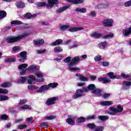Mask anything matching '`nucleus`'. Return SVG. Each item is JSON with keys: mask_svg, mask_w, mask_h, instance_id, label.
<instances>
[{"mask_svg": "<svg viewBox=\"0 0 131 131\" xmlns=\"http://www.w3.org/2000/svg\"><path fill=\"white\" fill-rule=\"evenodd\" d=\"M64 63H69L68 66L70 71H76V70H79L80 69L79 68H73L80 62L79 56H75L72 59H71V57L68 56L64 59Z\"/></svg>", "mask_w": 131, "mask_h": 131, "instance_id": "nucleus-1", "label": "nucleus"}, {"mask_svg": "<svg viewBox=\"0 0 131 131\" xmlns=\"http://www.w3.org/2000/svg\"><path fill=\"white\" fill-rule=\"evenodd\" d=\"M29 35H30V33L25 32L23 34L16 37H8L6 38V41L7 42H8V43H13L14 42H17V41L21 40V39H23V38H25L26 36H28Z\"/></svg>", "mask_w": 131, "mask_h": 131, "instance_id": "nucleus-2", "label": "nucleus"}, {"mask_svg": "<svg viewBox=\"0 0 131 131\" xmlns=\"http://www.w3.org/2000/svg\"><path fill=\"white\" fill-rule=\"evenodd\" d=\"M48 3L49 5H47V4L44 2H39L37 4V7H46L47 6L48 9H51L54 7V5H58L59 1L58 0H48Z\"/></svg>", "mask_w": 131, "mask_h": 131, "instance_id": "nucleus-3", "label": "nucleus"}, {"mask_svg": "<svg viewBox=\"0 0 131 131\" xmlns=\"http://www.w3.org/2000/svg\"><path fill=\"white\" fill-rule=\"evenodd\" d=\"M58 85L57 83H51L48 85H43L40 86V88L36 90V93H42L45 91H48L50 89V88H55Z\"/></svg>", "mask_w": 131, "mask_h": 131, "instance_id": "nucleus-4", "label": "nucleus"}, {"mask_svg": "<svg viewBox=\"0 0 131 131\" xmlns=\"http://www.w3.org/2000/svg\"><path fill=\"white\" fill-rule=\"evenodd\" d=\"M83 93H88V89L85 87H83L82 89H78L76 90L75 95L72 96V99H78L81 98L83 96Z\"/></svg>", "mask_w": 131, "mask_h": 131, "instance_id": "nucleus-5", "label": "nucleus"}, {"mask_svg": "<svg viewBox=\"0 0 131 131\" xmlns=\"http://www.w3.org/2000/svg\"><path fill=\"white\" fill-rule=\"evenodd\" d=\"M87 127L90 129H95L94 131H103L104 130V126H96L94 123L87 124Z\"/></svg>", "mask_w": 131, "mask_h": 131, "instance_id": "nucleus-6", "label": "nucleus"}, {"mask_svg": "<svg viewBox=\"0 0 131 131\" xmlns=\"http://www.w3.org/2000/svg\"><path fill=\"white\" fill-rule=\"evenodd\" d=\"M28 67V64H26V63H23L22 64L19 65L18 67V69L20 71V74L21 75H25V74H26V71H27V70H26V69H24V68H27Z\"/></svg>", "mask_w": 131, "mask_h": 131, "instance_id": "nucleus-7", "label": "nucleus"}, {"mask_svg": "<svg viewBox=\"0 0 131 131\" xmlns=\"http://www.w3.org/2000/svg\"><path fill=\"white\" fill-rule=\"evenodd\" d=\"M19 62L24 63L27 60V52L23 51L19 53Z\"/></svg>", "mask_w": 131, "mask_h": 131, "instance_id": "nucleus-8", "label": "nucleus"}, {"mask_svg": "<svg viewBox=\"0 0 131 131\" xmlns=\"http://www.w3.org/2000/svg\"><path fill=\"white\" fill-rule=\"evenodd\" d=\"M102 23L104 25V26L106 27H112L113 25L112 24L113 23V19H107L105 18L103 21Z\"/></svg>", "mask_w": 131, "mask_h": 131, "instance_id": "nucleus-9", "label": "nucleus"}, {"mask_svg": "<svg viewBox=\"0 0 131 131\" xmlns=\"http://www.w3.org/2000/svg\"><path fill=\"white\" fill-rule=\"evenodd\" d=\"M117 108H115L113 107H110V110L115 113H120L122 111H123V106L121 105H117Z\"/></svg>", "mask_w": 131, "mask_h": 131, "instance_id": "nucleus-10", "label": "nucleus"}, {"mask_svg": "<svg viewBox=\"0 0 131 131\" xmlns=\"http://www.w3.org/2000/svg\"><path fill=\"white\" fill-rule=\"evenodd\" d=\"M58 97H52L48 99L46 102V104L47 106H50L55 104V101H57Z\"/></svg>", "mask_w": 131, "mask_h": 131, "instance_id": "nucleus-11", "label": "nucleus"}, {"mask_svg": "<svg viewBox=\"0 0 131 131\" xmlns=\"http://www.w3.org/2000/svg\"><path fill=\"white\" fill-rule=\"evenodd\" d=\"M26 70H27V71H37V70H39V67L35 64H32L28 68H26Z\"/></svg>", "mask_w": 131, "mask_h": 131, "instance_id": "nucleus-12", "label": "nucleus"}, {"mask_svg": "<svg viewBox=\"0 0 131 131\" xmlns=\"http://www.w3.org/2000/svg\"><path fill=\"white\" fill-rule=\"evenodd\" d=\"M33 43L35 46H37L38 47H40L45 43V40L43 39H34L33 40Z\"/></svg>", "mask_w": 131, "mask_h": 131, "instance_id": "nucleus-13", "label": "nucleus"}, {"mask_svg": "<svg viewBox=\"0 0 131 131\" xmlns=\"http://www.w3.org/2000/svg\"><path fill=\"white\" fill-rule=\"evenodd\" d=\"M84 28L82 27H72L70 28L68 30L70 32H77V31H80V30H83Z\"/></svg>", "mask_w": 131, "mask_h": 131, "instance_id": "nucleus-14", "label": "nucleus"}, {"mask_svg": "<svg viewBox=\"0 0 131 131\" xmlns=\"http://www.w3.org/2000/svg\"><path fill=\"white\" fill-rule=\"evenodd\" d=\"M102 92H103V91L101 89L95 88V90L92 91V93L96 95L97 97H101V96H102Z\"/></svg>", "mask_w": 131, "mask_h": 131, "instance_id": "nucleus-15", "label": "nucleus"}, {"mask_svg": "<svg viewBox=\"0 0 131 131\" xmlns=\"http://www.w3.org/2000/svg\"><path fill=\"white\" fill-rule=\"evenodd\" d=\"M122 34L124 36H128L130 34H131V26H130L127 29H124L122 31Z\"/></svg>", "mask_w": 131, "mask_h": 131, "instance_id": "nucleus-16", "label": "nucleus"}, {"mask_svg": "<svg viewBox=\"0 0 131 131\" xmlns=\"http://www.w3.org/2000/svg\"><path fill=\"white\" fill-rule=\"evenodd\" d=\"M70 27V25L69 24H67V25H62V24H60L59 25V28L61 31H66L68 28Z\"/></svg>", "mask_w": 131, "mask_h": 131, "instance_id": "nucleus-17", "label": "nucleus"}, {"mask_svg": "<svg viewBox=\"0 0 131 131\" xmlns=\"http://www.w3.org/2000/svg\"><path fill=\"white\" fill-rule=\"evenodd\" d=\"M35 75L37 76V77L39 78H41V79H37L36 80L37 82H42V81L45 80V79L42 78V77H43V75L42 74L37 72L36 73Z\"/></svg>", "mask_w": 131, "mask_h": 131, "instance_id": "nucleus-18", "label": "nucleus"}, {"mask_svg": "<svg viewBox=\"0 0 131 131\" xmlns=\"http://www.w3.org/2000/svg\"><path fill=\"white\" fill-rule=\"evenodd\" d=\"M75 76H77V77H79V79L81 81H88L89 80V79H88V78L84 77L80 74H76L75 75Z\"/></svg>", "mask_w": 131, "mask_h": 131, "instance_id": "nucleus-19", "label": "nucleus"}, {"mask_svg": "<svg viewBox=\"0 0 131 131\" xmlns=\"http://www.w3.org/2000/svg\"><path fill=\"white\" fill-rule=\"evenodd\" d=\"M98 81H102L103 83H109V82H111L110 79H107L106 77H100L98 78Z\"/></svg>", "mask_w": 131, "mask_h": 131, "instance_id": "nucleus-20", "label": "nucleus"}, {"mask_svg": "<svg viewBox=\"0 0 131 131\" xmlns=\"http://www.w3.org/2000/svg\"><path fill=\"white\" fill-rule=\"evenodd\" d=\"M62 43H63V40L61 39H58L55 42H52L51 43V46L52 47H54L55 46H59Z\"/></svg>", "mask_w": 131, "mask_h": 131, "instance_id": "nucleus-21", "label": "nucleus"}, {"mask_svg": "<svg viewBox=\"0 0 131 131\" xmlns=\"http://www.w3.org/2000/svg\"><path fill=\"white\" fill-rule=\"evenodd\" d=\"M107 46H108V42L106 41L101 42L98 44V47L99 49H101V50H104V49H105Z\"/></svg>", "mask_w": 131, "mask_h": 131, "instance_id": "nucleus-22", "label": "nucleus"}, {"mask_svg": "<svg viewBox=\"0 0 131 131\" xmlns=\"http://www.w3.org/2000/svg\"><path fill=\"white\" fill-rule=\"evenodd\" d=\"M69 7H70V6H64L63 7H62L61 8H60L59 9H58L57 10H56V13L57 14H60V13H62V12H64V11L67 10L68 9H69Z\"/></svg>", "mask_w": 131, "mask_h": 131, "instance_id": "nucleus-23", "label": "nucleus"}, {"mask_svg": "<svg viewBox=\"0 0 131 131\" xmlns=\"http://www.w3.org/2000/svg\"><path fill=\"white\" fill-rule=\"evenodd\" d=\"M113 104V102L112 101H102L100 102V105H101V106H110Z\"/></svg>", "mask_w": 131, "mask_h": 131, "instance_id": "nucleus-24", "label": "nucleus"}, {"mask_svg": "<svg viewBox=\"0 0 131 131\" xmlns=\"http://www.w3.org/2000/svg\"><path fill=\"white\" fill-rule=\"evenodd\" d=\"M85 89L88 90L87 93L89 91H92V92H93L96 89V85L94 84H91L89 85L87 88H85Z\"/></svg>", "mask_w": 131, "mask_h": 131, "instance_id": "nucleus-25", "label": "nucleus"}, {"mask_svg": "<svg viewBox=\"0 0 131 131\" xmlns=\"http://www.w3.org/2000/svg\"><path fill=\"white\" fill-rule=\"evenodd\" d=\"M69 2L74 5H77L78 4H82L83 0H69Z\"/></svg>", "mask_w": 131, "mask_h": 131, "instance_id": "nucleus-26", "label": "nucleus"}, {"mask_svg": "<svg viewBox=\"0 0 131 131\" xmlns=\"http://www.w3.org/2000/svg\"><path fill=\"white\" fill-rule=\"evenodd\" d=\"M15 5L17 8H24L25 7V4L22 2H16L15 3Z\"/></svg>", "mask_w": 131, "mask_h": 131, "instance_id": "nucleus-27", "label": "nucleus"}, {"mask_svg": "<svg viewBox=\"0 0 131 131\" xmlns=\"http://www.w3.org/2000/svg\"><path fill=\"white\" fill-rule=\"evenodd\" d=\"M27 79H26V77H21L20 79L17 80V83L19 84H23L26 81Z\"/></svg>", "mask_w": 131, "mask_h": 131, "instance_id": "nucleus-28", "label": "nucleus"}, {"mask_svg": "<svg viewBox=\"0 0 131 131\" xmlns=\"http://www.w3.org/2000/svg\"><path fill=\"white\" fill-rule=\"evenodd\" d=\"M98 119L101 121H106L109 119V117L107 116H98Z\"/></svg>", "mask_w": 131, "mask_h": 131, "instance_id": "nucleus-29", "label": "nucleus"}, {"mask_svg": "<svg viewBox=\"0 0 131 131\" xmlns=\"http://www.w3.org/2000/svg\"><path fill=\"white\" fill-rule=\"evenodd\" d=\"M8 100H9V97H8L7 95L0 94V102L3 101H7Z\"/></svg>", "mask_w": 131, "mask_h": 131, "instance_id": "nucleus-30", "label": "nucleus"}, {"mask_svg": "<svg viewBox=\"0 0 131 131\" xmlns=\"http://www.w3.org/2000/svg\"><path fill=\"white\" fill-rule=\"evenodd\" d=\"M92 36L95 37V38H100V37H102V36H103V35L101 33L95 32L92 34Z\"/></svg>", "mask_w": 131, "mask_h": 131, "instance_id": "nucleus-31", "label": "nucleus"}, {"mask_svg": "<svg viewBox=\"0 0 131 131\" xmlns=\"http://www.w3.org/2000/svg\"><path fill=\"white\" fill-rule=\"evenodd\" d=\"M1 86L2 88H10L12 86V83L10 82H5L1 85Z\"/></svg>", "mask_w": 131, "mask_h": 131, "instance_id": "nucleus-32", "label": "nucleus"}, {"mask_svg": "<svg viewBox=\"0 0 131 131\" xmlns=\"http://www.w3.org/2000/svg\"><path fill=\"white\" fill-rule=\"evenodd\" d=\"M11 24V25H21V24H23V23L20 20H15L12 21Z\"/></svg>", "mask_w": 131, "mask_h": 131, "instance_id": "nucleus-33", "label": "nucleus"}, {"mask_svg": "<svg viewBox=\"0 0 131 131\" xmlns=\"http://www.w3.org/2000/svg\"><path fill=\"white\" fill-rule=\"evenodd\" d=\"M7 16V12L5 11L1 10L0 11V20L5 18Z\"/></svg>", "mask_w": 131, "mask_h": 131, "instance_id": "nucleus-34", "label": "nucleus"}, {"mask_svg": "<svg viewBox=\"0 0 131 131\" xmlns=\"http://www.w3.org/2000/svg\"><path fill=\"white\" fill-rule=\"evenodd\" d=\"M16 61V58H8L5 59V63H10L11 62H15Z\"/></svg>", "mask_w": 131, "mask_h": 131, "instance_id": "nucleus-35", "label": "nucleus"}, {"mask_svg": "<svg viewBox=\"0 0 131 131\" xmlns=\"http://www.w3.org/2000/svg\"><path fill=\"white\" fill-rule=\"evenodd\" d=\"M67 122H68L70 125H74V124H75V121L71 118L67 119Z\"/></svg>", "mask_w": 131, "mask_h": 131, "instance_id": "nucleus-36", "label": "nucleus"}, {"mask_svg": "<svg viewBox=\"0 0 131 131\" xmlns=\"http://www.w3.org/2000/svg\"><path fill=\"white\" fill-rule=\"evenodd\" d=\"M54 51L55 53H61V52H63V49L60 47H56L54 48Z\"/></svg>", "mask_w": 131, "mask_h": 131, "instance_id": "nucleus-37", "label": "nucleus"}, {"mask_svg": "<svg viewBox=\"0 0 131 131\" xmlns=\"http://www.w3.org/2000/svg\"><path fill=\"white\" fill-rule=\"evenodd\" d=\"M76 12H80V13H86V9L84 8H77L76 10Z\"/></svg>", "mask_w": 131, "mask_h": 131, "instance_id": "nucleus-38", "label": "nucleus"}, {"mask_svg": "<svg viewBox=\"0 0 131 131\" xmlns=\"http://www.w3.org/2000/svg\"><path fill=\"white\" fill-rule=\"evenodd\" d=\"M77 122L78 123H81L82 122H84L85 121V118L84 117H80V118H78L76 120Z\"/></svg>", "mask_w": 131, "mask_h": 131, "instance_id": "nucleus-39", "label": "nucleus"}, {"mask_svg": "<svg viewBox=\"0 0 131 131\" xmlns=\"http://www.w3.org/2000/svg\"><path fill=\"white\" fill-rule=\"evenodd\" d=\"M107 76H108L111 79H115V78H116V77L114 75V73L113 72H110L107 73Z\"/></svg>", "mask_w": 131, "mask_h": 131, "instance_id": "nucleus-40", "label": "nucleus"}, {"mask_svg": "<svg viewBox=\"0 0 131 131\" xmlns=\"http://www.w3.org/2000/svg\"><path fill=\"white\" fill-rule=\"evenodd\" d=\"M9 117L6 114L0 115V120H7Z\"/></svg>", "mask_w": 131, "mask_h": 131, "instance_id": "nucleus-41", "label": "nucleus"}, {"mask_svg": "<svg viewBox=\"0 0 131 131\" xmlns=\"http://www.w3.org/2000/svg\"><path fill=\"white\" fill-rule=\"evenodd\" d=\"M20 110H24V109H29V110H31V106L28 105H24L23 106L19 107Z\"/></svg>", "mask_w": 131, "mask_h": 131, "instance_id": "nucleus-42", "label": "nucleus"}, {"mask_svg": "<svg viewBox=\"0 0 131 131\" xmlns=\"http://www.w3.org/2000/svg\"><path fill=\"white\" fill-rule=\"evenodd\" d=\"M8 111L10 113H17V111H16L15 107L13 106L8 107Z\"/></svg>", "mask_w": 131, "mask_h": 131, "instance_id": "nucleus-43", "label": "nucleus"}, {"mask_svg": "<svg viewBox=\"0 0 131 131\" xmlns=\"http://www.w3.org/2000/svg\"><path fill=\"white\" fill-rule=\"evenodd\" d=\"M56 118V116L54 115H50L48 117H46L45 118V120H52V119H55Z\"/></svg>", "mask_w": 131, "mask_h": 131, "instance_id": "nucleus-44", "label": "nucleus"}, {"mask_svg": "<svg viewBox=\"0 0 131 131\" xmlns=\"http://www.w3.org/2000/svg\"><path fill=\"white\" fill-rule=\"evenodd\" d=\"M8 93L9 91H8V90L0 88V94H4V95H7V94Z\"/></svg>", "mask_w": 131, "mask_h": 131, "instance_id": "nucleus-45", "label": "nucleus"}, {"mask_svg": "<svg viewBox=\"0 0 131 131\" xmlns=\"http://www.w3.org/2000/svg\"><path fill=\"white\" fill-rule=\"evenodd\" d=\"M41 127H45L46 128H48L49 127V123L48 122H42L40 124Z\"/></svg>", "mask_w": 131, "mask_h": 131, "instance_id": "nucleus-46", "label": "nucleus"}, {"mask_svg": "<svg viewBox=\"0 0 131 131\" xmlns=\"http://www.w3.org/2000/svg\"><path fill=\"white\" fill-rule=\"evenodd\" d=\"M114 36V35L113 33H111L109 35H106L104 36V38H105L106 39H108V38H112Z\"/></svg>", "mask_w": 131, "mask_h": 131, "instance_id": "nucleus-47", "label": "nucleus"}, {"mask_svg": "<svg viewBox=\"0 0 131 131\" xmlns=\"http://www.w3.org/2000/svg\"><path fill=\"white\" fill-rule=\"evenodd\" d=\"M30 15L31 14H27L26 15V17H27V18L28 19H31V18H35V17H36V16H37V15L36 14L32 15L31 16H30Z\"/></svg>", "mask_w": 131, "mask_h": 131, "instance_id": "nucleus-48", "label": "nucleus"}, {"mask_svg": "<svg viewBox=\"0 0 131 131\" xmlns=\"http://www.w3.org/2000/svg\"><path fill=\"white\" fill-rule=\"evenodd\" d=\"M123 85H126L127 86H130L131 85V82L128 81H124L123 82Z\"/></svg>", "mask_w": 131, "mask_h": 131, "instance_id": "nucleus-49", "label": "nucleus"}, {"mask_svg": "<svg viewBox=\"0 0 131 131\" xmlns=\"http://www.w3.org/2000/svg\"><path fill=\"white\" fill-rule=\"evenodd\" d=\"M94 60L96 61H101L102 60V57H101V55H97L95 57Z\"/></svg>", "mask_w": 131, "mask_h": 131, "instance_id": "nucleus-50", "label": "nucleus"}, {"mask_svg": "<svg viewBox=\"0 0 131 131\" xmlns=\"http://www.w3.org/2000/svg\"><path fill=\"white\" fill-rule=\"evenodd\" d=\"M131 6V0L127 1L124 3V7H128Z\"/></svg>", "mask_w": 131, "mask_h": 131, "instance_id": "nucleus-51", "label": "nucleus"}, {"mask_svg": "<svg viewBox=\"0 0 131 131\" xmlns=\"http://www.w3.org/2000/svg\"><path fill=\"white\" fill-rule=\"evenodd\" d=\"M27 127V125H26V124H23L18 126V129H24V128H26Z\"/></svg>", "mask_w": 131, "mask_h": 131, "instance_id": "nucleus-52", "label": "nucleus"}, {"mask_svg": "<svg viewBox=\"0 0 131 131\" xmlns=\"http://www.w3.org/2000/svg\"><path fill=\"white\" fill-rule=\"evenodd\" d=\"M87 120H90L91 119H96V115H93L92 116H90L86 118Z\"/></svg>", "mask_w": 131, "mask_h": 131, "instance_id": "nucleus-53", "label": "nucleus"}, {"mask_svg": "<svg viewBox=\"0 0 131 131\" xmlns=\"http://www.w3.org/2000/svg\"><path fill=\"white\" fill-rule=\"evenodd\" d=\"M40 24H42V25L43 26H49L50 25L49 23H47V22L43 21H40Z\"/></svg>", "mask_w": 131, "mask_h": 131, "instance_id": "nucleus-54", "label": "nucleus"}, {"mask_svg": "<svg viewBox=\"0 0 131 131\" xmlns=\"http://www.w3.org/2000/svg\"><path fill=\"white\" fill-rule=\"evenodd\" d=\"M96 11H93L90 13L89 16H91V17H96Z\"/></svg>", "mask_w": 131, "mask_h": 131, "instance_id": "nucleus-55", "label": "nucleus"}, {"mask_svg": "<svg viewBox=\"0 0 131 131\" xmlns=\"http://www.w3.org/2000/svg\"><path fill=\"white\" fill-rule=\"evenodd\" d=\"M47 51V50H37V54H43V53H45Z\"/></svg>", "mask_w": 131, "mask_h": 131, "instance_id": "nucleus-56", "label": "nucleus"}, {"mask_svg": "<svg viewBox=\"0 0 131 131\" xmlns=\"http://www.w3.org/2000/svg\"><path fill=\"white\" fill-rule=\"evenodd\" d=\"M102 97L103 98H104V99H107V98H109V97H110V94L109 93L104 94H103Z\"/></svg>", "mask_w": 131, "mask_h": 131, "instance_id": "nucleus-57", "label": "nucleus"}, {"mask_svg": "<svg viewBox=\"0 0 131 131\" xmlns=\"http://www.w3.org/2000/svg\"><path fill=\"white\" fill-rule=\"evenodd\" d=\"M102 66H104V67L109 66V62H108V61H103L102 62Z\"/></svg>", "mask_w": 131, "mask_h": 131, "instance_id": "nucleus-58", "label": "nucleus"}, {"mask_svg": "<svg viewBox=\"0 0 131 131\" xmlns=\"http://www.w3.org/2000/svg\"><path fill=\"white\" fill-rule=\"evenodd\" d=\"M26 103H27V100L26 99L20 100V102H19L20 105H23V104H25Z\"/></svg>", "mask_w": 131, "mask_h": 131, "instance_id": "nucleus-59", "label": "nucleus"}, {"mask_svg": "<svg viewBox=\"0 0 131 131\" xmlns=\"http://www.w3.org/2000/svg\"><path fill=\"white\" fill-rule=\"evenodd\" d=\"M28 89V90H30L31 91H32L33 90H36V89H35V88H34V86H33V85H29Z\"/></svg>", "mask_w": 131, "mask_h": 131, "instance_id": "nucleus-60", "label": "nucleus"}, {"mask_svg": "<svg viewBox=\"0 0 131 131\" xmlns=\"http://www.w3.org/2000/svg\"><path fill=\"white\" fill-rule=\"evenodd\" d=\"M129 75H125V74H121V76L122 77H123V78H125L126 79V78H128Z\"/></svg>", "mask_w": 131, "mask_h": 131, "instance_id": "nucleus-61", "label": "nucleus"}, {"mask_svg": "<svg viewBox=\"0 0 131 131\" xmlns=\"http://www.w3.org/2000/svg\"><path fill=\"white\" fill-rule=\"evenodd\" d=\"M122 89L124 91H126L127 90H129V86H126L125 85H123Z\"/></svg>", "mask_w": 131, "mask_h": 131, "instance_id": "nucleus-62", "label": "nucleus"}, {"mask_svg": "<svg viewBox=\"0 0 131 131\" xmlns=\"http://www.w3.org/2000/svg\"><path fill=\"white\" fill-rule=\"evenodd\" d=\"M13 51L16 52V51H20V48L19 47L15 46L13 48Z\"/></svg>", "mask_w": 131, "mask_h": 131, "instance_id": "nucleus-63", "label": "nucleus"}, {"mask_svg": "<svg viewBox=\"0 0 131 131\" xmlns=\"http://www.w3.org/2000/svg\"><path fill=\"white\" fill-rule=\"evenodd\" d=\"M29 78L30 79H31L32 80H35V79H36V78H35V76H34V75H29Z\"/></svg>", "mask_w": 131, "mask_h": 131, "instance_id": "nucleus-64", "label": "nucleus"}]
</instances>
